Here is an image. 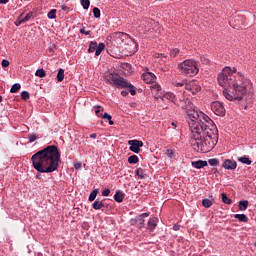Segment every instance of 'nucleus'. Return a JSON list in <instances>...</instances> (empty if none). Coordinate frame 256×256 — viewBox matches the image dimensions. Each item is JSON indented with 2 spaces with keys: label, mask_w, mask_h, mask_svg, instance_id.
I'll return each instance as SVG.
<instances>
[{
  "label": "nucleus",
  "mask_w": 256,
  "mask_h": 256,
  "mask_svg": "<svg viewBox=\"0 0 256 256\" xmlns=\"http://www.w3.org/2000/svg\"><path fill=\"white\" fill-rule=\"evenodd\" d=\"M171 101L175 105H181L186 111L187 122L191 131L190 145L197 153H209L213 151L219 142V130L215 122L211 120L203 112H198L193 108V104L189 100L177 102V98L173 92H167L163 95V100Z\"/></svg>",
  "instance_id": "obj_1"
},
{
  "label": "nucleus",
  "mask_w": 256,
  "mask_h": 256,
  "mask_svg": "<svg viewBox=\"0 0 256 256\" xmlns=\"http://www.w3.org/2000/svg\"><path fill=\"white\" fill-rule=\"evenodd\" d=\"M218 85L224 87L223 95L228 101H241L244 95L253 91V83L243 73L233 74L230 67L218 74Z\"/></svg>",
  "instance_id": "obj_2"
},
{
  "label": "nucleus",
  "mask_w": 256,
  "mask_h": 256,
  "mask_svg": "<svg viewBox=\"0 0 256 256\" xmlns=\"http://www.w3.org/2000/svg\"><path fill=\"white\" fill-rule=\"evenodd\" d=\"M31 161L38 173H53L61 165V152L56 145H49L32 155Z\"/></svg>",
  "instance_id": "obj_3"
},
{
  "label": "nucleus",
  "mask_w": 256,
  "mask_h": 256,
  "mask_svg": "<svg viewBox=\"0 0 256 256\" xmlns=\"http://www.w3.org/2000/svg\"><path fill=\"white\" fill-rule=\"evenodd\" d=\"M104 80L108 85L112 87H116V89H129V93L133 95H137V90H135V86L129 83L125 78L119 76V74L108 73L104 76Z\"/></svg>",
  "instance_id": "obj_4"
},
{
  "label": "nucleus",
  "mask_w": 256,
  "mask_h": 256,
  "mask_svg": "<svg viewBox=\"0 0 256 256\" xmlns=\"http://www.w3.org/2000/svg\"><path fill=\"white\" fill-rule=\"evenodd\" d=\"M180 75H185L186 77H195L199 73V67H197V61L193 59L184 60L178 64L177 67Z\"/></svg>",
  "instance_id": "obj_5"
},
{
  "label": "nucleus",
  "mask_w": 256,
  "mask_h": 256,
  "mask_svg": "<svg viewBox=\"0 0 256 256\" xmlns=\"http://www.w3.org/2000/svg\"><path fill=\"white\" fill-rule=\"evenodd\" d=\"M211 110L215 115L223 117L225 115V106H223V102L214 101L211 103Z\"/></svg>",
  "instance_id": "obj_6"
},
{
  "label": "nucleus",
  "mask_w": 256,
  "mask_h": 256,
  "mask_svg": "<svg viewBox=\"0 0 256 256\" xmlns=\"http://www.w3.org/2000/svg\"><path fill=\"white\" fill-rule=\"evenodd\" d=\"M186 91H189V93H192V95H197L199 91H201V86L197 84V81H192L188 84H185Z\"/></svg>",
  "instance_id": "obj_7"
},
{
  "label": "nucleus",
  "mask_w": 256,
  "mask_h": 256,
  "mask_svg": "<svg viewBox=\"0 0 256 256\" xmlns=\"http://www.w3.org/2000/svg\"><path fill=\"white\" fill-rule=\"evenodd\" d=\"M128 145H130V151L132 153H139L141 151V147H143V141L141 140H129Z\"/></svg>",
  "instance_id": "obj_8"
},
{
  "label": "nucleus",
  "mask_w": 256,
  "mask_h": 256,
  "mask_svg": "<svg viewBox=\"0 0 256 256\" xmlns=\"http://www.w3.org/2000/svg\"><path fill=\"white\" fill-rule=\"evenodd\" d=\"M223 169L227 171H235L237 169V161L231 159H225L222 163Z\"/></svg>",
  "instance_id": "obj_9"
},
{
  "label": "nucleus",
  "mask_w": 256,
  "mask_h": 256,
  "mask_svg": "<svg viewBox=\"0 0 256 256\" xmlns=\"http://www.w3.org/2000/svg\"><path fill=\"white\" fill-rule=\"evenodd\" d=\"M141 79L144 81V83L151 84L155 83L157 76H155V74L152 72H145L142 74Z\"/></svg>",
  "instance_id": "obj_10"
},
{
  "label": "nucleus",
  "mask_w": 256,
  "mask_h": 256,
  "mask_svg": "<svg viewBox=\"0 0 256 256\" xmlns=\"http://www.w3.org/2000/svg\"><path fill=\"white\" fill-rule=\"evenodd\" d=\"M192 167L194 169H203V167H207L208 163L205 160H197L191 162Z\"/></svg>",
  "instance_id": "obj_11"
},
{
  "label": "nucleus",
  "mask_w": 256,
  "mask_h": 256,
  "mask_svg": "<svg viewBox=\"0 0 256 256\" xmlns=\"http://www.w3.org/2000/svg\"><path fill=\"white\" fill-rule=\"evenodd\" d=\"M123 199H125V193L120 190L116 191L114 194V201H116V203H123Z\"/></svg>",
  "instance_id": "obj_12"
},
{
  "label": "nucleus",
  "mask_w": 256,
  "mask_h": 256,
  "mask_svg": "<svg viewBox=\"0 0 256 256\" xmlns=\"http://www.w3.org/2000/svg\"><path fill=\"white\" fill-rule=\"evenodd\" d=\"M157 223H159V219L157 218H150L148 221V229L150 231H155V228L157 227Z\"/></svg>",
  "instance_id": "obj_13"
},
{
  "label": "nucleus",
  "mask_w": 256,
  "mask_h": 256,
  "mask_svg": "<svg viewBox=\"0 0 256 256\" xmlns=\"http://www.w3.org/2000/svg\"><path fill=\"white\" fill-rule=\"evenodd\" d=\"M92 207L95 211H99V209H103V207H105V203H103V200L96 199L92 204Z\"/></svg>",
  "instance_id": "obj_14"
},
{
  "label": "nucleus",
  "mask_w": 256,
  "mask_h": 256,
  "mask_svg": "<svg viewBox=\"0 0 256 256\" xmlns=\"http://www.w3.org/2000/svg\"><path fill=\"white\" fill-rule=\"evenodd\" d=\"M103 51H105V43L100 42L97 47H96V51H95V55L96 57H99V55L101 53H103Z\"/></svg>",
  "instance_id": "obj_15"
},
{
  "label": "nucleus",
  "mask_w": 256,
  "mask_h": 256,
  "mask_svg": "<svg viewBox=\"0 0 256 256\" xmlns=\"http://www.w3.org/2000/svg\"><path fill=\"white\" fill-rule=\"evenodd\" d=\"M56 79L58 83H61L65 79V70L63 68H59Z\"/></svg>",
  "instance_id": "obj_16"
},
{
  "label": "nucleus",
  "mask_w": 256,
  "mask_h": 256,
  "mask_svg": "<svg viewBox=\"0 0 256 256\" xmlns=\"http://www.w3.org/2000/svg\"><path fill=\"white\" fill-rule=\"evenodd\" d=\"M240 211H247V207H249V201L247 200H241L238 204Z\"/></svg>",
  "instance_id": "obj_17"
},
{
  "label": "nucleus",
  "mask_w": 256,
  "mask_h": 256,
  "mask_svg": "<svg viewBox=\"0 0 256 256\" xmlns=\"http://www.w3.org/2000/svg\"><path fill=\"white\" fill-rule=\"evenodd\" d=\"M234 217L238 219L240 223H247V221H249V218L245 214H235Z\"/></svg>",
  "instance_id": "obj_18"
},
{
  "label": "nucleus",
  "mask_w": 256,
  "mask_h": 256,
  "mask_svg": "<svg viewBox=\"0 0 256 256\" xmlns=\"http://www.w3.org/2000/svg\"><path fill=\"white\" fill-rule=\"evenodd\" d=\"M237 161H239V163H243V165H251L252 163L248 156L238 157Z\"/></svg>",
  "instance_id": "obj_19"
},
{
  "label": "nucleus",
  "mask_w": 256,
  "mask_h": 256,
  "mask_svg": "<svg viewBox=\"0 0 256 256\" xmlns=\"http://www.w3.org/2000/svg\"><path fill=\"white\" fill-rule=\"evenodd\" d=\"M97 195H99V189H94L89 197H88V201H90V203H93V201H95V199H97Z\"/></svg>",
  "instance_id": "obj_20"
},
{
  "label": "nucleus",
  "mask_w": 256,
  "mask_h": 256,
  "mask_svg": "<svg viewBox=\"0 0 256 256\" xmlns=\"http://www.w3.org/2000/svg\"><path fill=\"white\" fill-rule=\"evenodd\" d=\"M97 41H91L89 43L88 53H95L97 51Z\"/></svg>",
  "instance_id": "obj_21"
},
{
  "label": "nucleus",
  "mask_w": 256,
  "mask_h": 256,
  "mask_svg": "<svg viewBox=\"0 0 256 256\" xmlns=\"http://www.w3.org/2000/svg\"><path fill=\"white\" fill-rule=\"evenodd\" d=\"M208 165L210 164L211 167H219V158H210L207 161Z\"/></svg>",
  "instance_id": "obj_22"
},
{
  "label": "nucleus",
  "mask_w": 256,
  "mask_h": 256,
  "mask_svg": "<svg viewBox=\"0 0 256 256\" xmlns=\"http://www.w3.org/2000/svg\"><path fill=\"white\" fill-rule=\"evenodd\" d=\"M35 76L40 77L41 79H43V77L47 76V73L45 72V69L40 68V69L36 70Z\"/></svg>",
  "instance_id": "obj_23"
},
{
  "label": "nucleus",
  "mask_w": 256,
  "mask_h": 256,
  "mask_svg": "<svg viewBox=\"0 0 256 256\" xmlns=\"http://www.w3.org/2000/svg\"><path fill=\"white\" fill-rule=\"evenodd\" d=\"M128 163H130V165H135L137 163H139V157L137 155H132L128 158Z\"/></svg>",
  "instance_id": "obj_24"
},
{
  "label": "nucleus",
  "mask_w": 256,
  "mask_h": 256,
  "mask_svg": "<svg viewBox=\"0 0 256 256\" xmlns=\"http://www.w3.org/2000/svg\"><path fill=\"white\" fill-rule=\"evenodd\" d=\"M94 109H95V115H97L98 117H103L104 108L102 106H95Z\"/></svg>",
  "instance_id": "obj_25"
},
{
  "label": "nucleus",
  "mask_w": 256,
  "mask_h": 256,
  "mask_svg": "<svg viewBox=\"0 0 256 256\" xmlns=\"http://www.w3.org/2000/svg\"><path fill=\"white\" fill-rule=\"evenodd\" d=\"M202 205L205 209H209L213 205V202L209 198H205L202 200Z\"/></svg>",
  "instance_id": "obj_26"
},
{
  "label": "nucleus",
  "mask_w": 256,
  "mask_h": 256,
  "mask_svg": "<svg viewBox=\"0 0 256 256\" xmlns=\"http://www.w3.org/2000/svg\"><path fill=\"white\" fill-rule=\"evenodd\" d=\"M222 202L225 203V205H231V203H233V200L227 197L226 193H222Z\"/></svg>",
  "instance_id": "obj_27"
},
{
  "label": "nucleus",
  "mask_w": 256,
  "mask_h": 256,
  "mask_svg": "<svg viewBox=\"0 0 256 256\" xmlns=\"http://www.w3.org/2000/svg\"><path fill=\"white\" fill-rule=\"evenodd\" d=\"M92 13L95 17V19H100L101 18V10L97 7H94L92 10Z\"/></svg>",
  "instance_id": "obj_28"
},
{
  "label": "nucleus",
  "mask_w": 256,
  "mask_h": 256,
  "mask_svg": "<svg viewBox=\"0 0 256 256\" xmlns=\"http://www.w3.org/2000/svg\"><path fill=\"white\" fill-rule=\"evenodd\" d=\"M135 173L140 179H145V172L143 171V168H137Z\"/></svg>",
  "instance_id": "obj_29"
},
{
  "label": "nucleus",
  "mask_w": 256,
  "mask_h": 256,
  "mask_svg": "<svg viewBox=\"0 0 256 256\" xmlns=\"http://www.w3.org/2000/svg\"><path fill=\"white\" fill-rule=\"evenodd\" d=\"M80 4L83 7V9L87 10V9H89V7L91 5V1H89V0H81Z\"/></svg>",
  "instance_id": "obj_30"
},
{
  "label": "nucleus",
  "mask_w": 256,
  "mask_h": 256,
  "mask_svg": "<svg viewBox=\"0 0 256 256\" xmlns=\"http://www.w3.org/2000/svg\"><path fill=\"white\" fill-rule=\"evenodd\" d=\"M19 89H21V84L15 83L12 85V87L10 89V93H17V91H19Z\"/></svg>",
  "instance_id": "obj_31"
},
{
  "label": "nucleus",
  "mask_w": 256,
  "mask_h": 256,
  "mask_svg": "<svg viewBox=\"0 0 256 256\" xmlns=\"http://www.w3.org/2000/svg\"><path fill=\"white\" fill-rule=\"evenodd\" d=\"M48 19H55L57 17V10L52 9L50 12L47 14Z\"/></svg>",
  "instance_id": "obj_32"
},
{
  "label": "nucleus",
  "mask_w": 256,
  "mask_h": 256,
  "mask_svg": "<svg viewBox=\"0 0 256 256\" xmlns=\"http://www.w3.org/2000/svg\"><path fill=\"white\" fill-rule=\"evenodd\" d=\"M177 55H179V49L178 48H174L172 50H170V57H177Z\"/></svg>",
  "instance_id": "obj_33"
},
{
  "label": "nucleus",
  "mask_w": 256,
  "mask_h": 256,
  "mask_svg": "<svg viewBox=\"0 0 256 256\" xmlns=\"http://www.w3.org/2000/svg\"><path fill=\"white\" fill-rule=\"evenodd\" d=\"M20 97H21V99H23V101H27V99H29V97H30V94L27 91H23L20 94Z\"/></svg>",
  "instance_id": "obj_34"
},
{
  "label": "nucleus",
  "mask_w": 256,
  "mask_h": 256,
  "mask_svg": "<svg viewBox=\"0 0 256 256\" xmlns=\"http://www.w3.org/2000/svg\"><path fill=\"white\" fill-rule=\"evenodd\" d=\"M31 17H33V13L29 12L28 14H26V16L22 19V21L27 22V21H31Z\"/></svg>",
  "instance_id": "obj_35"
},
{
  "label": "nucleus",
  "mask_w": 256,
  "mask_h": 256,
  "mask_svg": "<svg viewBox=\"0 0 256 256\" xmlns=\"http://www.w3.org/2000/svg\"><path fill=\"white\" fill-rule=\"evenodd\" d=\"M166 155H167V157H169V159H173V156L175 155V153L173 152L172 149H167Z\"/></svg>",
  "instance_id": "obj_36"
},
{
  "label": "nucleus",
  "mask_w": 256,
  "mask_h": 256,
  "mask_svg": "<svg viewBox=\"0 0 256 256\" xmlns=\"http://www.w3.org/2000/svg\"><path fill=\"white\" fill-rule=\"evenodd\" d=\"M111 194V190L109 188H106L102 191V197H109Z\"/></svg>",
  "instance_id": "obj_37"
},
{
  "label": "nucleus",
  "mask_w": 256,
  "mask_h": 256,
  "mask_svg": "<svg viewBox=\"0 0 256 256\" xmlns=\"http://www.w3.org/2000/svg\"><path fill=\"white\" fill-rule=\"evenodd\" d=\"M188 84L185 81L182 82H174V87H185V85Z\"/></svg>",
  "instance_id": "obj_38"
},
{
  "label": "nucleus",
  "mask_w": 256,
  "mask_h": 256,
  "mask_svg": "<svg viewBox=\"0 0 256 256\" xmlns=\"http://www.w3.org/2000/svg\"><path fill=\"white\" fill-rule=\"evenodd\" d=\"M102 119H107L108 121H111V119H113V117L109 113L105 112L102 115Z\"/></svg>",
  "instance_id": "obj_39"
},
{
  "label": "nucleus",
  "mask_w": 256,
  "mask_h": 256,
  "mask_svg": "<svg viewBox=\"0 0 256 256\" xmlns=\"http://www.w3.org/2000/svg\"><path fill=\"white\" fill-rule=\"evenodd\" d=\"M82 35H91V30H85V28L80 29Z\"/></svg>",
  "instance_id": "obj_40"
},
{
  "label": "nucleus",
  "mask_w": 256,
  "mask_h": 256,
  "mask_svg": "<svg viewBox=\"0 0 256 256\" xmlns=\"http://www.w3.org/2000/svg\"><path fill=\"white\" fill-rule=\"evenodd\" d=\"M155 57H156V59H167V56L162 53H156Z\"/></svg>",
  "instance_id": "obj_41"
},
{
  "label": "nucleus",
  "mask_w": 256,
  "mask_h": 256,
  "mask_svg": "<svg viewBox=\"0 0 256 256\" xmlns=\"http://www.w3.org/2000/svg\"><path fill=\"white\" fill-rule=\"evenodd\" d=\"M34 141H37V135L31 134L29 136V143H34Z\"/></svg>",
  "instance_id": "obj_42"
},
{
  "label": "nucleus",
  "mask_w": 256,
  "mask_h": 256,
  "mask_svg": "<svg viewBox=\"0 0 256 256\" xmlns=\"http://www.w3.org/2000/svg\"><path fill=\"white\" fill-rule=\"evenodd\" d=\"M2 67H8L9 66V60L3 59L1 62Z\"/></svg>",
  "instance_id": "obj_43"
},
{
  "label": "nucleus",
  "mask_w": 256,
  "mask_h": 256,
  "mask_svg": "<svg viewBox=\"0 0 256 256\" xmlns=\"http://www.w3.org/2000/svg\"><path fill=\"white\" fill-rule=\"evenodd\" d=\"M138 222L140 227H143V225H145V218H138Z\"/></svg>",
  "instance_id": "obj_44"
},
{
  "label": "nucleus",
  "mask_w": 256,
  "mask_h": 256,
  "mask_svg": "<svg viewBox=\"0 0 256 256\" xmlns=\"http://www.w3.org/2000/svg\"><path fill=\"white\" fill-rule=\"evenodd\" d=\"M152 89H155L156 91H161V86L159 84L152 85Z\"/></svg>",
  "instance_id": "obj_45"
},
{
  "label": "nucleus",
  "mask_w": 256,
  "mask_h": 256,
  "mask_svg": "<svg viewBox=\"0 0 256 256\" xmlns=\"http://www.w3.org/2000/svg\"><path fill=\"white\" fill-rule=\"evenodd\" d=\"M62 11H66V13H69V7L67 5L61 6Z\"/></svg>",
  "instance_id": "obj_46"
},
{
  "label": "nucleus",
  "mask_w": 256,
  "mask_h": 256,
  "mask_svg": "<svg viewBox=\"0 0 256 256\" xmlns=\"http://www.w3.org/2000/svg\"><path fill=\"white\" fill-rule=\"evenodd\" d=\"M179 229H181V226H179V224H174L173 231H179Z\"/></svg>",
  "instance_id": "obj_47"
},
{
  "label": "nucleus",
  "mask_w": 256,
  "mask_h": 256,
  "mask_svg": "<svg viewBox=\"0 0 256 256\" xmlns=\"http://www.w3.org/2000/svg\"><path fill=\"white\" fill-rule=\"evenodd\" d=\"M145 217H149V213H142L139 218L140 219H145Z\"/></svg>",
  "instance_id": "obj_48"
},
{
  "label": "nucleus",
  "mask_w": 256,
  "mask_h": 256,
  "mask_svg": "<svg viewBox=\"0 0 256 256\" xmlns=\"http://www.w3.org/2000/svg\"><path fill=\"white\" fill-rule=\"evenodd\" d=\"M121 95L122 97H127V95H129V92H127L126 90H122Z\"/></svg>",
  "instance_id": "obj_49"
},
{
  "label": "nucleus",
  "mask_w": 256,
  "mask_h": 256,
  "mask_svg": "<svg viewBox=\"0 0 256 256\" xmlns=\"http://www.w3.org/2000/svg\"><path fill=\"white\" fill-rule=\"evenodd\" d=\"M21 23H24L23 19L19 20V21H16L15 22L16 27H19V25H21Z\"/></svg>",
  "instance_id": "obj_50"
},
{
  "label": "nucleus",
  "mask_w": 256,
  "mask_h": 256,
  "mask_svg": "<svg viewBox=\"0 0 256 256\" xmlns=\"http://www.w3.org/2000/svg\"><path fill=\"white\" fill-rule=\"evenodd\" d=\"M90 139H97V134L96 133L90 134Z\"/></svg>",
  "instance_id": "obj_51"
},
{
  "label": "nucleus",
  "mask_w": 256,
  "mask_h": 256,
  "mask_svg": "<svg viewBox=\"0 0 256 256\" xmlns=\"http://www.w3.org/2000/svg\"><path fill=\"white\" fill-rule=\"evenodd\" d=\"M9 0H0V5H7Z\"/></svg>",
  "instance_id": "obj_52"
},
{
  "label": "nucleus",
  "mask_w": 256,
  "mask_h": 256,
  "mask_svg": "<svg viewBox=\"0 0 256 256\" xmlns=\"http://www.w3.org/2000/svg\"><path fill=\"white\" fill-rule=\"evenodd\" d=\"M212 171H214V175H219V170L217 168H213Z\"/></svg>",
  "instance_id": "obj_53"
},
{
  "label": "nucleus",
  "mask_w": 256,
  "mask_h": 256,
  "mask_svg": "<svg viewBox=\"0 0 256 256\" xmlns=\"http://www.w3.org/2000/svg\"><path fill=\"white\" fill-rule=\"evenodd\" d=\"M74 167H75V169H78V168L81 167V164L77 163V164L74 165Z\"/></svg>",
  "instance_id": "obj_54"
},
{
  "label": "nucleus",
  "mask_w": 256,
  "mask_h": 256,
  "mask_svg": "<svg viewBox=\"0 0 256 256\" xmlns=\"http://www.w3.org/2000/svg\"><path fill=\"white\" fill-rule=\"evenodd\" d=\"M109 125H114L115 122H113L112 119L108 120Z\"/></svg>",
  "instance_id": "obj_55"
},
{
  "label": "nucleus",
  "mask_w": 256,
  "mask_h": 256,
  "mask_svg": "<svg viewBox=\"0 0 256 256\" xmlns=\"http://www.w3.org/2000/svg\"><path fill=\"white\" fill-rule=\"evenodd\" d=\"M171 125H172L173 127H177V124H176L175 122H172Z\"/></svg>",
  "instance_id": "obj_56"
},
{
  "label": "nucleus",
  "mask_w": 256,
  "mask_h": 256,
  "mask_svg": "<svg viewBox=\"0 0 256 256\" xmlns=\"http://www.w3.org/2000/svg\"><path fill=\"white\" fill-rule=\"evenodd\" d=\"M1 101H3V97H1V95H0V103H1Z\"/></svg>",
  "instance_id": "obj_57"
},
{
  "label": "nucleus",
  "mask_w": 256,
  "mask_h": 256,
  "mask_svg": "<svg viewBox=\"0 0 256 256\" xmlns=\"http://www.w3.org/2000/svg\"><path fill=\"white\" fill-rule=\"evenodd\" d=\"M36 179H41V177L39 175L36 176Z\"/></svg>",
  "instance_id": "obj_58"
},
{
  "label": "nucleus",
  "mask_w": 256,
  "mask_h": 256,
  "mask_svg": "<svg viewBox=\"0 0 256 256\" xmlns=\"http://www.w3.org/2000/svg\"><path fill=\"white\" fill-rule=\"evenodd\" d=\"M237 71V69L236 68H233V72L235 73Z\"/></svg>",
  "instance_id": "obj_59"
},
{
  "label": "nucleus",
  "mask_w": 256,
  "mask_h": 256,
  "mask_svg": "<svg viewBox=\"0 0 256 256\" xmlns=\"http://www.w3.org/2000/svg\"><path fill=\"white\" fill-rule=\"evenodd\" d=\"M126 67H131V65H129V64H126Z\"/></svg>",
  "instance_id": "obj_60"
}]
</instances>
